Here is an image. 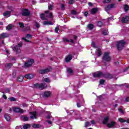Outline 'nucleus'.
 Returning a JSON list of instances; mask_svg holds the SVG:
<instances>
[{"label": "nucleus", "mask_w": 129, "mask_h": 129, "mask_svg": "<svg viewBox=\"0 0 129 129\" xmlns=\"http://www.w3.org/2000/svg\"><path fill=\"white\" fill-rule=\"evenodd\" d=\"M125 42L123 40H120L116 42V47L118 51H121L124 48Z\"/></svg>", "instance_id": "obj_1"}, {"label": "nucleus", "mask_w": 129, "mask_h": 129, "mask_svg": "<svg viewBox=\"0 0 129 129\" xmlns=\"http://www.w3.org/2000/svg\"><path fill=\"white\" fill-rule=\"evenodd\" d=\"M34 88H38L40 90H43L45 88H47V84L45 83H42L41 84H35L34 85Z\"/></svg>", "instance_id": "obj_2"}, {"label": "nucleus", "mask_w": 129, "mask_h": 129, "mask_svg": "<svg viewBox=\"0 0 129 129\" xmlns=\"http://www.w3.org/2000/svg\"><path fill=\"white\" fill-rule=\"evenodd\" d=\"M102 60L105 62H109V61L111 60V57H110L109 56V53L104 52L102 57Z\"/></svg>", "instance_id": "obj_3"}, {"label": "nucleus", "mask_w": 129, "mask_h": 129, "mask_svg": "<svg viewBox=\"0 0 129 129\" xmlns=\"http://www.w3.org/2000/svg\"><path fill=\"white\" fill-rule=\"evenodd\" d=\"M22 45H23V44L20 43L18 44V45L15 46L13 48V51L16 52L17 54L20 53L21 52V48H20L22 47Z\"/></svg>", "instance_id": "obj_4"}, {"label": "nucleus", "mask_w": 129, "mask_h": 129, "mask_svg": "<svg viewBox=\"0 0 129 129\" xmlns=\"http://www.w3.org/2000/svg\"><path fill=\"white\" fill-rule=\"evenodd\" d=\"M34 62H35V60L34 59H29L28 60L27 62H25L24 67H31L32 65L34 63Z\"/></svg>", "instance_id": "obj_5"}, {"label": "nucleus", "mask_w": 129, "mask_h": 129, "mask_svg": "<svg viewBox=\"0 0 129 129\" xmlns=\"http://www.w3.org/2000/svg\"><path fill=\"white\" fill-rule=\"evenodd\" d=\"M114 8H115V4H109L105 8V11L106 12H109V11H110L111 9H113Z\"/></svg>", "instance_id": "obj_6"}, {"label": "nucleus", "mask_w": 129, "mask_h": 129, "mask_svg": "<svg viewBox=\"0 0 129 129\" xmlns=\"http://www.w3.org/2000/svg\"><path fill=\"white\" fill-rule=\"evenodd\" d=\"M101 76H103V73L101 72L98 71L93 73V77H94V78H99V77H101Z\"/></svg>", "instance_id": "obj_7"}, {"label": "nucleus", "mask_w": 129, "mask_h": 129, "mask_svg": "<svg viewBox=\"0 0 129 129\" xmlns=\"http://www.w3.org/2000/svg\"><path fill=\"white\" fill-rule=\"evenodd\" d=\"M50 71H51V70H50L48 68H47V69H45L44 70H39L38 71V72H39V74L44 75V74H46L48 73V72H50Z\"/></svg>", "instance_id": "obj_8"}, {"label": "nucleus", "mask_w": 129, "mask_h": 129, "mask_svg": "<svg viewBox=\"0 0 129 129\" xmlns=\"http://www.w3.org/2000/svg\"><path fill=\"white\" fill-rule=\"evenodd\" d=\"M22 15L24 17L30 16V11L28 9H23L22 11Z\"/></svg>", "instance_id": "obj_9"}, {"label": "nucleus", "mask_w": 129, "mask_h": 129, "mask_svg": "<svg viewBox=\"0 0 129 129\" xmlns=\"http://www.w3.org/2000/svg\"><path fill=\"white\" fill-rule=\"evenodd\" d=\"M31 39H32V35L31 34H27L26 38L25 37L22 38V40H24L25 42H31Z\"/></svg>", "instance_id": "obj_10"}, {"label": "nucleus", "mask_w": 129, "mask_h": 129, "mask_svg": "<svg viewBox=\"0 0 129 129\" xmlns=\"http://www.w3.org/2000/svg\"><path fill=\"white\" fill-rule=\"evenodd\" d=\"M30 118L31 119H35L37 118V112H30Z\"/></svg>", "instance_id": "obj_11"}, {"label": "nucleus", "mask_w": 129, "mask_h": 129, "mask_svg": "<svg viewBox=\"0 0 129 129\" xmlns=\"http://www.w3.org/2000/svg\"><path fill=\"white\" fill-rule=\"evenodd\" d=\"M103 77L107 78V79H111L113 78L112 75L110 74H103Z\"/></svg>", "instance_id": "obj_12"}, {"label": "nucleus", "mask_w": 129, "mask_h": 129, "mask_svg": "<svg viewBox=\"0 0 129 129\" xmlns=\"http://www.w3.org/2000/svg\"><path fill=\"white\" fill-rule=\"evenodd\" d=\"M50 96L51 92L50 91L44 92L42 95L43 97H45V98H48V97H50Z\"/></svg>", "instance_id": "obj_13"}, {"label": "nucleus", "mask_w": 129, "mask_h": 129, "mask_svg": "<svg viewBox=\"0 0 129 129\" xmlns=\"http://www.w3.org/2000/svg\"><path fill=\"white\" fill-rule=\"evenodd\" d=\"M8 37H10V35L7 33H4L0 35V39H5V38H8Z\"/></svg>", "instance_id": "obj_14"}, {"label": "nucleus", "mask_w": 129, "mask_h": 129, "mask_svg": "<svg viewBox=\"0 0 129 129\" xmlns=\"http://www.w3.org/2000/svg\"><path fill=\"white\" fill-rule=\"evenodd\" d=\"M73 56L72 54H69L65 58L66 62H70L72 60Z\"/></svg>", "instance_id": "obj_15"}, {"label": "nucleus", "mask_w": 129, "mask_h": 129, "mask_svg": "<svg viewBox=\"0 0 129 129\" xmlns=\"http://www.w3.org/2000/svg\"><path fill=\"white\" fill-rule=\"evenodd\" d=\"M24 77H25V78H27V79H33V78H34V75L32 74H28L27 75H26Z\"/></svg>", "instance_id": "obj_16"}, {"label": "nucleus", "mask_w": 129, "mask_h": 129, "mask_svg": "<svg viewBox=\"0 0 129 129\" xmlns=\"http://www.w3.org/2000/svg\"><path fill=\"white\" fill-rule=\"evenodd\" d=\"M128 21H129V16H126L125 17H123L121 20V21L122 23H126L128 22Z\"/></svg>", "instance_id": "obj_17"}, {"label": "nucleus", "mask_w": 129, "mask_h": 129, "mask_svg": "<svg viewBox=\"0 0 129 129\" xmlns=\"http://www.w3.org/2000/svg\"><path fill=\"white\" fill-rule=\"evenodd\" d=\"M14 112H20V113H23L24 112V110L20 108H15L14 109Z\"/></svg>", "instance_id": "obj_18"}, {"label": "nucleus", "mask_w": 129, "mask_h": 129, "mask_svg": "<svg viewBox=\"0 0 129 129\" xmlns=\"http://www.w3.org/2000/svg\"><path fill=\"white\" fill-rule=\"evenodd\" d=\"M11 13H12L11 11H6L3 14V16L6 18H8V17H10V15H11Z\"/></svg>", "instance_id": "obj_19"}, {"label": "nucleus", "mask_w": 129, "mask_h": 129, "mask_svg": "<svg viewBox=\"0 0 129 129\" xmlns=\"http://www.w3.org/2000/svg\"><path fill=\"white\" fill-rule=\"evenodd\" d=\"M115 125V122L111 121L110 122V123H109L107 124V126L109 127V128H111L114 126Z\"/></svg>", "instance_id": "obj_20"}, {"label": "nucleus", "mask_w": 129, "mask_h": 129, "mask_svg": "<svg viewBox=\"0 0 129 129\" xmlns=\"http://www.w3.org/2000/svg\"><path fill=\"white\" fill-rule=\"evenodd\" d=\"M109 119V118H108V116L104 117V119L103 120V123L104 124H105L107 123V122H108Z\"/></svg>", "instance_id": "obj_21"}, {"label": "nucleus", "mask_w": 129, "mask_h": 129, "mask_svg": "<svg viewBox=\"0 0 129 129\" xmlns=\"http://www.w3.org/2000/svg\"><path fill=\"white\" fill-rule=\"evenodd\" d=\"M4 117L7 121H10L11 116H10V115H9V114H5V115H4Z\"/></svg>", "instance_id": "obj_22"}, {"label": "nucleus", "mask_w": 129, "mask_h": 129, "mask_svg": "<svg viewBox=\"0 0 129 129\" xmlns=\"http://www.w3.org/2000/svg\"><path fill=\"white\" fill-rule=\"evenodd\" d=\"M87 28L89 30H93V28H94V25L92 24H90L87 25Z\"/></svg>", "instance_id": "obj_23"}, {"label": "nucleus", "mask_w": 129, "mask_h": 129, "mask_svg": "<svg viewBox=\"0 0 129 129\" xmlns=\"http://www.w3.org/2000/svg\"><path fill=\"white\" fill-rule=\"evenodd\" d=\"M21 118L22 120H24V121H27L29 120V118L27 116H25V115L21 116Z\"/></svg>", "instance_id": "obj_24"}, {"label": "nucleus", "mask_w": 129, "mask_h": 129, "mask_svg": "<svg viewBox=\"0 0 129 129\" xmlns=\"http://www.w3.org/2000/svg\"><path fill=\"white\" fill-rule=\"evenodd\" d=\"M12 66H13V63H12L5 64V67L6 68H8V69H10V68H11Z\"/></svg>", "instance_id": "obj_25"}, {"label": "nucleus", "mask_w": 129, "mask_h": 129, "mask_svg": "<svg viewBox=\"0 0 129 129\" xmlns=\"http://www.w3.org/2000/svg\"><path fill=\"white\" fill-rule=\"evenodd\" d=\"M97 53L98 57L101 56L102 53H101V50L100 48H98L97 49Z\"/></svg>", "instance_id": "obj_26"}, {"label": "nucleus", "mask_w": 129, "mask_h": 129, "mask_svg": "<svg viewBox=\"0 0 129 129\" xmlns=\"http://www.w3.org/2000/svg\"><path fill=\"white\" fill-rule=\"evenodd\" d=\"M67 71L69 74H71V75H72L73 74V70H72V69L69 68L67 69Z\"/></svg>", "instance_id": "obj_27"}, {"label": "nucleus", "mask_w": 129, "mask_h": 129, "mask_svg": "<svg viewBox=\"0 0 129 129\" xmlns=\"http://www.w3.org/2000/svg\"><path fill=\"white\" fill-rule=\"evenodd\" d=\"M43 25L44 26H46L47 25H53V23L51 22L50 21H44L43 22Z\"/></svg>", "instance_id": "obj_28"}, {"label": "nucleus", "mask_w": 129, "mask_h": 129, "mask_svg": "<svg viewBox=\"0 0 129 129\" xmlns=\"http://www.w3.org/2000/svg\"><path fill=\"white\" fill-rule=\"evenodd\" d=\"M13 25L12 24H9L7 27H6V30H7V31H10L11 30H12V28H13Z\"/></svg>", "instance_id": "obj_29"}, {"label": "nucleus", "mask_w": 129, "mask_h": 129, "mask_svg": "<svg viewBox=\"0 0 129 129\" xmlns=\"http://www.w3.org/2000/svg\"><path fill=\"white\" fill-rule=\"evenodd\" d=\"M30 127H31V125H30V124H25L23 126L24 129L30 128Z\"/></svg>", "instance_id": "obj_30"}, {"label": "nucleus", "mask_w": 129, "mask_h": 129, "mask_svg": "<svg viewBox=\"0 0 129 129\" xmlns=\"http://www.w3.org/2000/svg\"><path fill=\"white\" fill-rule=\"evenodd\" d=\"M40 19L43 20H47V18L45 17V14H44V13H42L41 14H40Z\"/></svg>", "instance_id": "obj_31"}, {"label": "nucleus", "mask_w": 129, "mask_h": 129, "mask_svg": "<svg viewBox=\"0 0 129 129\" xmlns=\"http://www.w3.org/2000/svg\"><path fill=\"white\" fill-rule=\"evenodd\" d=\"M97 11H98L97 8H93L91 11V14H95Z\"/></svg>", "instance_id": "obj_32"}, {"label": "nucleus", "mask_w": 129, "mask_h": 129, "mask_svg": "<svg viewBox=\"0 0 129 129\" xmlns=\"http://www.w3.org/2000/svg\"><path fill=\"white\" fill-rule=\"evenodd\" d=\"M18 80L19 81V82H22V81L24 80V77L23 76H19V77L18 78Z\"/></svg>", "instance_id": "obj_33"}, {"label": "nucleus", "mask_w": 129, "mask_h": 129, "mask_svg": "<svg viewBox=\"0 0 129 129\" xmlns=\"http://www.w3.org/2000/svg\"><path fill=\"white\" fill-rule=\"evenodd\" d=\"M32 127H34V128H39V127H40V124H33Z\"/></svg>", "instance_id": "obj_34"}, {"label": "nucleus", "mask_w": 129, "mask_h": 129, "mask_svg": "<svg viewBox=\"0 0 129 129\" xmlns=\"http://www.w3.org/2000/svg\"><path fill=\"white\" fill-rule=\"evenodd\" d=\"M43 81H44V82H47V83H50V82H51V80L48 78H44Z\"/></svg>", "instance_id": "obj_35"}, {"label": "nucleus", "mask_w": 129, "mask_h": 129, "mask_svg": "<svg viewBox=\"0 0 129 129\" xmlns=\"http://www.w3.org/2000/svg\"><path fill=\"white\" fill-rule=\"evenodd\" d=\"M98 27H102L103 23L101 21H99L97 23Z\"/></svg>", "instance_id": "obj_36"}, {"label": "nucleus", "mask_w": 129, "mask_h": 129, "mask_svg": "<svg viewBox=\"0 0 129 129\" xmlns=\"http://www.w3.org/2000/svg\"><path fill=\"white\" fill-rule=\"evenodd\" d=\"M5 91L6 93H10V92L11 91V88H6L5 89Z\"/></svg>", "instance_id": "obj_37"}, {"label": "nucleus", "mask_w": 129, "mask_h": 129, "mask_svg": "<svg viewBox=\"0 0 129 129\" xmlns=\"http://www.w3.org/2000/svg\"><path fill=\"white\" fill-rule=\"evenodd\" d=\"M124 10L125 12H127V11H128V10H129L128 6L127 5H125L124 7Z\"/></svg>", "instance_id": "obj_38"}, {"label": "nucleus", "mask_w": 129, "mask_h": 129, "mask_svg": "<svg viewBox=\"0 0 129 129\" xmlns=\"http://www.w3.org/2000/svg\"><path fill=\"white\" fill-rule=\"evenodd\" d=\"M8 99L10 100V101H16L17 99H16V98L12 97L11 98H9Z\"/></svg>", "instance_id": "obj_39"}, {"label": "nucleus", "mask_w": 129, "mask_h": 129, "mask_svg": "<svg viewBox=\"0 0 129 129\" xmlns=\"http://www.w3.org/2000/svg\"><path fill=\"white\" fill-rule=\"evenodd\" d=\"M118 120L120 122H126V120H124L123 118H120L118 119Z\"/></svg>", "instance_id": "obj_40"}, {"label": "nucleus", "mask_w": 129, "mask_h": 129, "mask_svg": "<svg viewBox=\"0 0 129 129\" xmlns=\"http://www.w3.org/2000/svg\"><path fill=\"white\" fill-rule=\"evenodd\" d=\"M108 34V32L106 30H104L102 31V34L104 35V36H106Z\"/></svg>", "instance_id": "obj_41"}, {"label": "nucleus", "mask_w": 129, "mask_h": 129, "mask_svg": "<svg viewBox=\"0 0 129 129\" xmlns=\"http://www.w3.org/2000/svg\"><path fill=\"white\" fill-rule=\"evenodd\" d=\"M90 126V122H86L85 123V127H87V126Z\"/></svg>", "instance_id": "obj_42"}, {"label": "nucleus", "mask_w": 129, "mask_h": 129, "mask_svg": "<svg viewBox=\"0 0 129 129\" xmlns=\"http://www.w3.org/2000/svg\"><path fill=\"white\" fill-rule=\"evenodd\" d=\"M16 75H17V72L16 71H14L12 73V76L13 78H16Z\"/></svg>", "instance_id": "obj_43"}, {"label": "nucleus", "mask_w": 129, "mask_h": 129, "mask_svg": "<svg viewBox=\"0 0 129 129\" xmlns=\"http://www.w3.org/2000/svg\"><path fill=\"white\" fill-rule=\"evenodd\" d=\"M48 10L49 11H51V10H53V5H49V6H48Z\"/></svg>", "instance_id": "obj_44"}, {"label": "nucleus", "mask_w": 129, "mask_h": 129, "mask_svg": "<svg viewBox=\"0 0 129 129\" xmlns=\"http://www.w3.org/2000/svg\"><path fill=\"white\" fill-rule=\"evenodd\" d=\"M19 26H20V28H24L25 27L24 23H23L22 22L19 23Z\"/></svg>", "instance_id": "obj_45"}, {"label": "nucleus", "mask_w": 129, "mask_h": 129, "mask_svg": "<svg viewBox=\"0 0 129 129\" xmlns=\"http://www.w3.org/2000/svg\"><path fill=\"white\" fill-rule=\"evenodd\" d=\"M108 3H110V0H104L103 1V4H106Z\"/></svg>", "instance_id": "obj_46"}, {"label": "nucleus", "mask_w": 129, "mask_h": 129, "mask_svg": "<svg viewBox=\"0 0 129 129\" xmlns=\"http://www.w3.org/2000/svg\"><path fill=\"white\" fill-rule=\"evenodd\" d=\"M100 84H101V85H103V84H104V80H100Z\"/></svg>", "instance_id": "obj_47"}, {"label": "nucleus", "mask_w": 129, "mask_h": 129, "mask_svg": "<svg viewBox=\"0 0 129 129\" xmlns=\"http://www.w3.org/2000/svg\"><path fill=\"white\" fill-rule=\"evenodd\" d=\"M61 9L62 11H64V10H65V5H64V4H62L61 5Z\"/></svg>", "instance_id": "obj_48"}, {"label": "nucleus", "mask_w": 129, "mask_h": 129, "mask_svg": "<svg viewBox=\"0 0 129 129\" xmlns=\"http://www.w3.org/2000/svg\"><path fill=\"white\" fill-rule=\"evenodd\" d=\"M35 26L36 28H40V24H39L37 22H35Z\"/></svg>", "instance_id": "obj_49"}, {"label": "nucleus", "mask_w": 129, "mask_h": 129, "mask_svg": "<svg viewBox=\"0 0 129 129\" xmlns=\"http://www.w3.org/2000/svg\"><path fill=\"white\" fill-rule=\"evenodd\" d=\"M77 14V12L75 10H73L72 11V15H76Z\"/></svg>", "instance_id": "obj_50"}, {"label": "nucleus", "mask_w": 129, "mask_h": 129, "mask_svg": "<svg viewBox=\"0 0 129 129\" xmlns=\"http://www.w3.org/2000/svg\"><path fill=\"white\" fill-rule=\"evenodd\" d=\"M63 41L64 42H70V40H69L68 39H67V38H63Z\"/></svg>", "instance_id": "obj_51"}, {"label": "nucleus", "mask_w": 129, "mask_h": 129, "mask_svg": "<svg viewBox=\"0 0 129 129\" xmlns=\"http://www.w3.org/2000/svg\"><path fill=\"white\" fill-rule=\"evenodd\" d=\"M75 3V1H74V0H70L69 2V4H70V5H72L73 4H74Z\"/></svg>", "instance_id": "obj_52"}, {"label": "nucleus", "mask_w": 129, "mask_h": 129, "mask_svg": "<svg viewBox=\"0 0 129 129\" xmlns=\"http://www.w3.org/2000/svg\"><path fill=\"white\" fill-rule=\"evenodd\" d=\"M54 30H55V33H58V31H59V27H56L55 28Z\"/></svg>", "instance_id": "obj_53"}, {"label": "nucleus", "mask_w": 129, "mask_h": 129, "mask_svg": "<svg viewBox=\"0 0 129 129\" xmlns=\"http://www.w3.org/2000/svg\"><path fill=\"white\" fill-rule=\"evenodd\" d=\"M118 111H119V112H121V113H122V114H123V113H124L123 110H122V109H121V108L118 109Z\"/></svg>", "instance_id": "obj_54"}, {"label": "nucleus", "mask_w": 129, "mask_h": 129, "mask_svg": "<svg viewBox=\"0 0 129 129\" xmlns=\"http://www.w3.org/2000/svg\"><path fill=\"white\" fill-rule=\"evenodd\" d=\"M84 15L85 17H87V16H88V12H85L84 13Z\"/></svg>", "instance_id": "obj_55"}, {"label": "nucleus", "mask_w": 129, "mask_h": 129, "mask_svg": "<svg viewBox=\"0 0 129 129\" xmlns=\"http://www.w3.org/2000/svg\"><path fill=\"white\" fill-rule=\"evenodd\" d=\"M49 18H50L51 19H52V18H53V14H52V13H49Z\"/></svg>", "instance_id": "obj_56"}, {"label": "nucleus", "mask_w": 129, "mask_h": 129, "mask_svg": "<svg viewBox=\"0 0 129 129\" xmlns=\"http://www.w3.org/2000/svg\"><path fill=\"white\" fill-rule=\"evenodd\" d=\"M22 106H23V107H27L28 104H26V103H23V104H22Z\"/></svg>", "instance_id": "obj_57"}, {"label": "nucleus", "mask_w": 129, "mask_h": 129, "mask_svg": "<svg viewBox=\"0 0 129 129\" xmlns=\"http://www.w3.org/2000/svg\"><path fill=\"white\" fill-rule=\"evenodd\" d=\"M92 47H93L94 48H96V46L95 45V43H94V42H92Z\"/></svg>", "instance_id": "obj_58"}, {"label": "nucleus", "mask_w": 129, "mask_h": 129, "mask_svg": "<svg viewBox=\"0 0 129 129\" xmlns=\"http://www.w3.org/2000/svg\"><path fill=\"white\" fill-rule=\"evenodd\" d=\"M125 101H126V102H129V96L126 97V98L125 99Z\"/></svg>", "instance_id": "obj_59"}, {"label": "nucleus", "mask_w": 129, "mask_h": 129, "mask_svg": "<svg viewBox=\"0 0 129 129\" xmlns=\"http://www.w3.org/2000/svg\"><path fill=\"white\" fill-rule=\"evenodd\" d=\"M46 121L49 123V124H52V121L48 120H46Z\"/></svg>", "instance_id": "obj_60"}, {"label": "nucleus", "mask_w": 129, "mask_h": 129, "mask_svg": "<svg viewBox=\"0 0 129 129\" xmlns=\"http://www.w3.org/2000/svg\"><path fill=\"white\" fill-rule=\"evenodd\" d=\"M3 98H4V99H6V100L8 99V97H7V96L6 95H3Z\"/></svg>", "instance_id": "obj_61"}, {"label": "nucleus", "mask_w": 129, "mask_h": 129, "mask_svg": "<svg viewBox=\"0 0 129 129\" xmlns=\"http://www.w3.org/2000/svg\"><path fill=\"white\" fill-rule=\"evenodd\" d=\"M77 105L78 107H81V104H80L79 103H78L77 104Z\"/></svg>", "instance_id": "obj_62"}, {"label": "nucleus", "mask_w": 129, "mask_h": 129, "mask_svg": "<svg viewBox=\"0 0 129 129\" xmlns=\"http://www.w3.org/2000/svg\"><path fill=\"white\" fill-rule=\"evenodd\" d=\"M16 129H22V127L21 126H17L16 127Z\"/></svg>", "instance_id": "obj_63"}, {"label": "nucleus", "mask_w": 129, "mask_h": 129, "mask_svg": "<svg viewBox=\"0 0 129 129\" xmlns=\"http://www.w3.org/2000/svg\"><path fill=\"white\" fill-rule=\"evenodd\" d=\"M88 5L90 7H92V6H93V4L91 2H89Z\"/></svg>", "instance_id": "obj_64"}]
</instances>
